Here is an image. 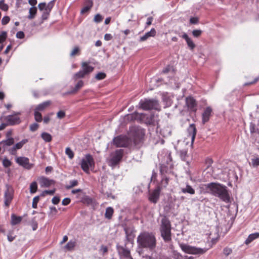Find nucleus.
<instances>
[{"label":"nucleus","mask_w":259,"mask_h":259,"mask_svg":"<svg viewBox=\"0 0 259 259\" xmlns=\"http://www.w3.org/2000/svg\"><path fill=\"white\" fill-rule=\"evenodd\" d=\"M161 190V187H160V186H157L149 194V201L153 203H156L159 199Z\"/></svg>","instance_id":"obj_14"},{"label":"nucleus","mask_w":259,"mask_h":259,"mask_svg":"<svg viewBox=\"0 0 259 259\" xmlns=\"http://www.w3.org/2000/svg\"><path fill=\"white\" fill-rule=\"evenodd\" d=\"M252 164L253 166H257L259 165V158H255L252 159Z\"/></svg>","instance_id":"obj_57"},{"label":"nucleus","mask_w":259,"mask_h":259,"mask_svg":"<svg viewBox=\"0 0 259 259\" xmlns=\"http://www.w3.org/2000/svg\"><path fill=\"white\" fill-rule=\"evenodd\" d=\"M80 50L79 47L75 46L71 52L70 53V56L71 57H73L75 55H79L80 54Z\"/></svg>","instance_id":"obj_36"},{"label":"nucleus","mask_w":259,"mask_h":259,"mask_svg":"<svg viewBox=\"0 0 259 259\" xmlns=\"http://www.w3.org/2000/svg\"><path fill=\"white\" fill-rule=\"evenodd\" d=\"M7 190L5 192L4 202L6 206H9L13 199V189L9 186L7 185Z\"/></svg>","instance_id":"obj_15"},{"label":"nucleus","mask_w":259,"mask_h":259,"mask_svg":"<svg viewBox=\"0 0 259 259\" xmlns=\"http://www.w3.org/2000/svg\"><path fill=\"white\" fill-rule=\"evenodd\" d=\"M65 153L66 155H68V157L71 159H72L74 157V153L69 147H67L66 148Z\"/></svg>","instance_id":"obj_42"},{"label":"nucleus","mask_w":259,"mask_h":259,"mask_svg":"<svg viewBox=\"0 0 259 259\" xmlns=\"http://www.w3.org/2000/svg\"><path fill=\"white\" fill-rule=\"evenodd\" d=\"M206 186L211 194L225 202H229L230 196L226 186L214 183L207 184Z\"/></svg>","instance_id":"obj_1"},{"label":"nucleus","mask_w":259,"mask_h":259,"mask_svg":"<svg viewBox=\"0 0 259 259\" xmlns=\"http://www.w3.org/2000/svg\"><path fill=\"white\" fill-rule=\"evenodd\" d=\"M94 70V67L89 65V63L84 62L81 63V70L76 73L73 78L77 79L83 78L85 76L88 75Z\"/></svg>","instance_id":"obj_9"},{"label":"nucleus","mask_w":259,"mask_h":259,"mask_svg":"<svg viewBox=\"0 0 259 259\" xmlns=\"http://www.w3.org/2000/svg\"><path fill=\"white\" fill-rule=\"evenodd\" d=\"M128 135L134 144L138 145L143 142L145 131L140 126H134L130 128Z\"/></svg>","instance_id":"obj_4"},{"label":"nucleus","mask_w":259,"mask_h":259,"mask_svg":"<svg viewBox=\"0 0 259 259\" xmlns=\"http://www.w3.org/2000/svg\"><path fill=\"white\" fill-rule=\"evenodd\" d=\"M78 184V181L76 180H73L70 181L69 182V185H67L65 186V188L66 189L69 190L71 188L76 186Z\"/></svg>","instance_id":"obj_35"},{"label":"nucleus","mask_w":259,"mask_h":259,"mask_svg":"<svg viewBox=\"0 0 259 259\" xmlns=\"http://www.w3.org/2000/svg\"><path fill=\"white\" fill-rule=\"evenodd\" d=\"M55 192V189L51 190H45L40 195L41 197H44L46 195H53Z\"/></svg>","instance_id":"obj_41"},{"label":"nucleus","mask_w":259,"mask_h":259,"mask_svg":"<svg viewBox=\"0 0 259 259\" xmlns=\"http://www.w3.org/2000/svg\"><path fill=\"white\" fill-rule=\"evenodd\" d=\"M34 118L37 122H41L42 120L41 113L36 110L34 111Z\"/></svg>","instance_id":"obj_39"},{"label":"nucleus","mask_w":259,"mask_h":259,"mask_svg":"<svg viewBox=\"0 0 259 259\" xmlns=\"http://www.w3.org/2000/svg\"><path fill=\"white\" fill-rule=\"evenodd\" d=\"M211 112L212 109L211 107H207L206 108L204 111L202 113V122L203 124H205L209 120Z\"/></svg>","instance_id":"obj_20"},{"label":"nucleus","mask_w":259,"mask_h":259,"mask_svg":"<svg viewBox=\"0 0 259 259\" xmlns=\"http://www.w3.org/2000/svg\"><path fill=\"white\" fill-rule=\"evenodd\" d=\"M37 189V185L36 182H33L30 185V192L32 194L36 192Z\"/></svg>","instance_id":"obj_37"},{"label":"nucleus","mask_w":259,"mask_h":259,"mask_svg":"<svg viewBox=\"0 0 259 259\" xmlns=\"http://www.w3.org/2000/svg\"><path fill=\"white\" fill-rule=\"evenodd\" d=\"M181 191L184 194H189L190 195H194L195 193L194 189L191 186L187 184L185 187L180 188Z\"/></svg>","instance_id":"obj_23"},{"label":"nucleus","mask_w":259,"mask_h":259,"mask_svg":"<svg viewBox=\"0 0 259 259\" xmlns=\"http://www.w3.org/2000/svg\"><path fill=\"white\" fill-rule=\"evenodd\" d=\"M113 143L117 147H126L128 145V139L126 136L120 135L113 139Z\"/></svg>","instance_id":"obj_11"},{"label":"nucleus","mask_w":259,"mask_h":259,"mask_svg":"<svg viewBox=\"0 0 259 259\" xmlns=\"http://www.w3.org/2000/svg\"><path fill=\"white\" fill-rule=\"evenodd\" d=\"M41 137L46 142H50L52 141V136L46 132H44L41 134Z\"/></svg>","instance_id":"obj_34"},{"label":"nucleus","mask_w":259,"mask_h":259,"mask_svg":"<svg viewBox=\"0 0 259 259\" xmlns=\"http://www.w3.org/2000/svg\"><path fill=\"white\" fill-rule=\"evenodd\" d=\"M65 116V113L64 111L60 110L59 111L57 114V116L58 118L62 119L64 118Z\"/></svg>","instance_id":"obj_56"},{"label":"nucleus","mask_w":259,"mask_h":259,"mask_svg":"<svg viewBox=\"0 0 259 259\" xmlns=\"http://www.w3.org/2000/svg\"><path fill=\"white\" fill-rule=\"evenodd\" d=\"M27 142H28L27 139H23L20 142L17 143L9 150L10 153L12 155H15L16 151L18 149H20Z\"/></svg>","instance_id":"obj_17"},{"label":"nucleus","mask_w":259,"mask_h":259,"mask_svg":"<svg viewBox=\"0 0 259 259\" xmlns=\"http://www.w3.org/2000/svg\"><path fill=\"white\" fill-rule=\"evenodd\" d=\"M92 7V5H91L90 6H86V7H84V8H83V9L81 10V13H84L87 12H88L91 8Z\"/></svg>","instance_id":"obj_64"},{"label":"nucleus","mask_w":259,"mask_h":259,"mask_svg":"<svg viewBox=\"0 0 259 259\" xmlns=\"http://www.w3.org/2000/svg\"><path fill=\"white\" fill-rule=\"evenodd\" d=\"M37 13V8L35 7H31L29 9V15L28 16V18L29 19H33Z\"/></svg>","instance_id":"obj_32"},{"label":"nucleus","mask_w":259,"mask_h":259,"mask_svg":"<svg viewBox=\"0 0 259 259\" xmlns=\"http://www.w3.org/2000/svg\"><path fill=\"white\" fill-rule=\"evenodd\" d=\"M0 144H2L4 151H5L8 146H12L14 144V139L13 138H9L0 142Z\"/></svg>","instance_id":"obj_22"},{"label":"nucleus","mask_w":259,"mask_h":259,"mask_svg":"<svg viewBox=\"0 0 259 259\" xmlns=\"http://www.w3.org/2000/svg\"><path fill=\"white\" fill-rule=\"evenodd\" d=\"M10 20V18L8 16H5L2 20V24L4 25L7 24Z\"/></svg>","instance_id":"obj_53"},{"label":"nucleus","mask_w":259,"mask_h":259,"mask_svg":"<svg viewBox=\"0 0 259 259\" xmlns=\"http://www.w3.org/2000/svg\"><path fill=\"white\" fill-rule=\"evenodd\" d=\"M189 136L191 138L192 143L194 141L196 134V128L194 124H191L187 129Z\"/></svg>","instance_id":"obj_21"},{"label":"nucleus","mask_w":259,"mask_h":259,"mask_svg":"<svg viewBox=\"0 0 259 259\" xmlns=\"http://www.w3.org/2000/svg\"><path fill=\"white\" fill-rule=\"evenodd\" d=\"M117 248L118 253L121 255H122L123 256L127 258V259H133L131 255L130 251L128 249L121 246H117Z\"/></svg>","instance_id":"obj_18"},{"label":"nucleus","mask_w":259,"mask_h":259,"mask_svg":"<svg viewBox=\"0 0 259 259\" xmlns=\"http://www.w3.org/2000/svg\"><path fill=\"white\" fill-rule=\"evenodd\" d=\"M38 124L36 123H34L30 125V130L32 132H34L37 130Z\"/></svg>","instance_id":"obj_54"},{"label":"nucleus","mask_w":259,"mask_h":259,"mask_svg":"<svg viewBox=\"0 0 259 259\" xmlns=\"http://www.w3.org/2000/svg\"><path fill=\"white\" fill-rule=\"evenodd\" d=\"M70 198H65L62 200V204L63 205H67L69 204L70 203Z\"/></svg>","instance_id":"obj_62"},{"label":"nucleus","mask_w":259,"mask_h":259,"mask_svg":"<svg viewBox=\"0 0 259 259\" xmlns=\"http://www.w3.org/2000/svg\"><path fill=\"white\" fill-rule=\"evenodd\" d=\"M202 32V30L199 29L194 30L192 31V34L194 37H198L201 35Z\"/></svg>","instance_id":"obj_50"},{"label":"nucleus","mask_w":259,"mask_h":259,"mask_svg":"<svg viewBox=\"0 0 259 259\" xmlns=\"http://www.w3.org/2000/svg\"><path fill=\"white\" fill-rule=\"evenodd\" d=\"M76 246V241L73 240H70L65 246H64V249L68 251L73 250Z\"/></svg>","instance_id":"obj_29"},{"label":"nucleus","mask_w":259,"mask_h":259,"mask_svg":"<svg viewBox=\"0 0 259 259\" xmlns=\"http://www.w3.org/2000/svg\"><path fill=\"white\" fill-rule=\"evenodd\" d=\"M52 201L54 204H57L60 202V198L59 197L55 196L52 198Z\"/></svg>","instance_id":"obj_61"},{"label":"nucleus","mask_w":259,"mask_h":259,"mask_svg":"<svg viewBox=\"0 0 259 259\" xmlns=\"http://www.w3.org/2000/svg\"><path fill=\"white\" fill-rule=\"evenodd\" d=\"M182 37L185 39L187 45L190 48V49L193 50L195 48V44L193 42L191 38H190L186 33H184V34L182 35Z\"/></svg>","instance_id":"obj_25"},{"label":"nucleus","mask_w":259,"mask_h":259,"mask_svg":"<svg viewBox=\"0 0 259 259\" xmlns=\"http://www.w3.org/2000/svg\"><path fill=\"white\" fill-rule=\"evenodd\" d=\"M22 221V217H17L14 214H13L11 216V224L13 225H17L21 222Z\"/></svg>","instance_id":"obj_33"},{"label":"nucleus","mask_w":259,"mask_h":259,"mask_svg":"<svg viewBox=\"0 0 259 259\" xmlns=\"http://www.w3.org/2000/svg\"><path fill=\"white\" fill-rule=\"evenodd\" d=\"M82 201L84 203L87 204H91L93 202V199L88 196H85L83 198Z\"/></svg>","instance_id":"obj_49"},{"label":"nucleus","mask_w":259,"mask_h":259,"mask_svg":"<svg viewBox=\"0 0 259 259\" xmlns=\"http://www.w3.org/2000/svg\"><path fill=\"white\" fill-rule=\"evenodd\" d=\"M259 238V233L256 232L250 234L245 241L246 244H248L252 241Z\"/></svg>","instance_id":"obj_27"},{"label":"nucleus","mask_w":259,"mask_h":259,"mask_svg":"<svg viewBox=\"0 0 259 259\" xmlns=\"http://www.w3.org/2000/svg\"><path fill=\"white\" fill-rule=\"evenodd\" d=\"M94 21L96 23H99L103 20V17L99 14H98L95 16Z\"/></svg>","instance_id":"obj_52"},{"label":"nucleus","mask_w":259,"mask_h":259,"mask_svg":"<svg viewBox=\"0 0 259 259\" xmlns=\"http://www.w3.org/2000/svg\"><path fill=\"white\" fill-rule=\"evenodd\" d=\"M80 166L85 172L89 174L90 168L94 167L95 166V162L92 156L90 154H86L84 158L81 160Z\"/></svg>","instance_id":"obj_8"},{"label":"nucleus","mask_w":259,"mask_h":259,"mask_svg":"<svg viewBox=\"0 0 259 259\" xmlns=\"http://www.w3.org/2000/svg\"><path fill=\"white\" fill-rule=\"evenodd\" d=\"M171 225L169 220L166 217H163L160 221L159 231L160 236L165 242H170L171 241Z\"/></svg>","instance_id":"obj_3"},{"label":"nucleus","mask_w":259,"mask_h":259,"mask_svg":"<svg viewBox=\"0 0 259 259\" xmlns=\"http://www.w3.org/2000/svg\"><path fill=\"white\" fill-rule=\"evenodd\" d=\"M24 36H25V34H24V32L22 31H18L16 33V37L18 38L22 39L24 37Z\"/></svg>","instance_id":"obj_59"},{"label":"nucleus","mask_w":259,"mask_h":259,"mask_svg":"<svg viewBox=\"0 0 259 259\" xmlns=\"http://www.w3.org/2000/svg\"><path fill=\"white\" fill-rule=\"evenodd\" d=\"M156 33V30L154 28H152L151 30L146 33L143 36L140 37V41H144L147 40L149 37L154 36Z\"/></svg>","instance_id":"obj_26"},{"label":"nucleus","mask_w":259,"mask_h":259,"mask_svg":"<svg viewBox=\"0 0 259 259\" xmlns=\"http://www.w3.org/2000/svg\"><path fill=\"white\" fill-rule=\"evenodd\" d=\"M232 252V249L228 248V247H225L223 250V252L225 255L226 256L229 255Z\"/></svg>","instance_id":"obj_55"},{"label":"nucleus","mask_w":259,"mask_h":259,"mask_svg":"<svg viewBox=\"0 0 259 259\" xmlns=\"http://www.w3.org/2000/svg\"><path fill=\"white\" fill-rule=\"evenodd\" d=\"M180 156L181 159L183 161H187L188 164H189V162L187 161V158L188 157L187 154V150L186 149H182L179 151Z\"/></svg>","instance_id":"obj_31"},{"label":"nucleus","mask_w":259,"mask_h":259,"mask_svg":"<svg viewBox=\"0 0 259 259\" xmlns=\"http://www.w3.org/2000/svg\"><path fill=\"white\" fill-rule=\"evenodd\" d=\"M56 0H53L50 2L48 4L46 3H41L38 4V8L39 10L42 11L41 15V20L43 22L48 19L50 16V12L53 8Z\"/></svg>","instance_id":"obj_6"},{"label":"nucleus","mask_w":259,"mask_h":259,"mask_svg":"<svg viewBox=\"0 0 259 259\" xmlns=\"http://www.w3.org/2000/svg\"><path fill=\"white\" fill-rule=\"evenodd\" d=\"M172 257L174 259H183V256L180 253L177 252L174 253Z\"/></svg>","instance_id":"obj_58"},{"label":"nucleus","mask_w":259,"mask_h":259,"mask_svg":"<svg viewBox=\"0 0 259 259\" xmlns=\"http://www.w3.org/2000/svg\"><path fill=\"white\" fill-rule=\"evenodd\" d=\"M51 104V101H47L41 104H39L35 109V110L39 111L45 110L47 107Z\"/></svg>","instance_id":"obj_28"},{"label":"nucleus","mask_w":259,"mask_h":259,"mask_svg":"<svg viewBox=\"0 0 259 259\" xmlns=\"http://www.w3.org/2000/svg\"><path fill=\"white\" fill-rule=\"evenodd\" d=\"M249 129L251 134H253L257 131V128L256 127L255 124L253 122H251L250 123Z\"/></svg>","instance_id":"obj_43"},{"label":"nucleus","mask_w":259,"mask_h":259,"mask_svg":"<svg viewBox=\"0 0 259 259\" xmlns=\"http://www.w3.org/2000/svg\"><path fill=\"white\" fill-rule=\"evenodd\" d=\"M106 74L103 72H99L96 74L95 78L97 80H102L105 78Z\"/></svg>","instance_id":"obj_48"},{"label":"nucleus","mask_w":259,"mask_h":259,"mask_svg":"<svg viewBox=\"0 0 259 259\" xmlns=\"http://www.w3.org/2000/svg\"><path fill=\"white\" fill-rule=\"evenodd\" d=\"M171 165L170 163L168 162H167V165L164 163L160 165V171L162 176H165V174L170 171Z\"/></svg>","instance_id":"obj_24"},{"label":"nucleus","mask_w":259,"mask_h":259,"mask_svg":"<svg viewBox=\"0 0 259 259\" xmlns=\"http://www.w3.org/2000/svg\"><path fill=\"white\" fill-rule=\"evenodd\" d=\"M7 33L6 31H2L0 34V42L3 43L6 39Z\"/></svg>","instance_id":"obj_45"},{"label":"nucleus","mask_w":259,"mask_h":259,"mask_svg":"<svg viewBox=\"0 0 259 259\" xmlns=\"http://www.w3.org/2000/svg\"><path fill=\"white\" fill-rule=\"evenodd\" d=\"M83 85V81L82 80H79L75 85L73 90L72 91V92L74 93L77 92L78 90L82 88Z\"/></svg>","instance_id":"obj_40"},{"label":"nucleus","mask_w":259,"mask_h":259,"mask_svg":"<svg viewBox=\"0 0 259 259\" xmlns=\"http://www.w3.org/2000/svg\"><path fill=\"white\" fill-rule=\"evenodd\" d=\"M20 112L15 113L13 115H9L5 117V120L9 125H13L20 123V118L18 117Z\"/></svg>","instance_id":"obj_12"},{"label":"nucleus","mask_w":259,"mask_h":259,"mask_svg":"<svg viewBox=\"0 0 259 259\" xmlns=\"http://www.w3.org/2000/svg\"><path fill=\"white\" fill-rule=\"evenodd\" d=\"M180 246L182 250L185 253L195 255L202 254L207 250L206 248L196 247L184 243L180 244Z\"/></svg>","instance_id":"obj_7"},{"label":"nucleus","mask_w":259,"mask_h":259,"mask_svg":"<svg viewBox=\"0 0 259 259\" xmlns=\"http://www.w3.org/2000/svg\"><path fill=\"white\" fill-rule=\"evenodd\" d=\"M39 196H35V197L33 199V202H32V207L33 208H37V203H38V202L39 201Z\"/></svg>","instance_id":"obj_47"},{"label":"nucleus","mask_w":259,"mask_h":259,"mask_svg":"<svg viewBox=\"0 0 259 259\" xmlns=\"http://www.w3.org/2000/svg\"><path fill=\"white\" fill-rule=\"evenodd\" d=\"M169 178L166 176H162V180L161 181V188L166 187L168 184Z\"/></svg>","instance_id":"obj_38"},{"label":"nucleus","mask_w":259,"mask_h":259,"mask_svg":"<svg viewBox=\"0 0 259 259\" xmlns=\"http://www.w3.org/2000/svg\"><path fill=\"white\" fill-rule=\"evenodd\" d=\"M114 212V209L111 207H108L106 209L105 217L107 219H111Z\"/></svg>","instance_id":"obj_30"},{"label":"nucleus","mask_w":259,"mask_h":259,"mask_svg":"<svg viewBox=\"0 0 259 259\" xmlns=\"http://www.w3.org/2000/svg\"><path fill=\"white\" fill-rule=\"evenodd\" d=\"M0 9L4 11H7L9 9V7L7 4L4 3V0L0 1Z\"/></svg>","instance_id":"obj_44"},{"label":"nucleus","mask_w":259,"mask_h":259,"mask_svg":"<svg viewBox=\"0 0 259 259\" xmlns=\"http://www.w3.org/2000/svg\"><path fill=\"white\" fill-rule=\"evenodd\" d=\"M12 164V162L10 160H9L7 158H5L4 159L3 161V166L7 168V167H9V166H10Z\"/></svg>","instance_id":"obj_46"},{"label":"nucleus","mask_w":259,"mask_h":259,"mask_svg":"<svg viewBox=\"0 0 259 259\" xmlns=\"http://www.w3.org/2000/svg\"><path fill=\"white\" fill-rule=\"evenodd\" d=\"M139 107L144 110H159L160 107L157 100L155 99H145L141 100L139 104Z\"/></svg>","instance_id":"obj_5"},{"label":"nucleus","mask_w":259,"mask_h":259,"mask_svg":"<svg viewBox=\"0 0 259 259\" xmlns=\"http://www.w3.org/2000/svg\"><path fill=\"white\" fill-rule=\"evenodd\" d=\"M123 155V150L118 149L115 150L110 154V159L109 165L112 167H115L121 161Z\"/></svg>","instance_id":"obj_10"},{"label":"nucleus","mask_w":259,"mask_h":259,"mask_svg":"<svg viewBox=\"0 0 259 259\" xmlns=\"http://www.w3.org/2000/svg\"><path fill=\"white\" fill-rule=\"evenodd\" d=\"M186 104L189 109L192 111H195L196 103L195 100L192 97H188L186 99Z\"/></svg>","instance_id":"obj_19"},{"label":"nucleus","mask_w":259,"mask_h":259,"mask_svg":"<svg viewBox=\"0 0 259 259\" xmlns=\"http://www.w3.org/2000/svg\"><path fill=\"white\" fill-rule=\"evenodd\" d=\"M154 116L151 115L149 119H147L146 123L149 124H153L154 123Z\"/></svg>","instance_id":"obj_63"},{"label":"nucleus","mask_w":259,"mask_h":259,"mask_svg":"<svg viewBox=\"0 0 259 259\" xmlns=\"http://www.w3.org/2000/svg\"><path fill=\"white\" fill-rule=\"evenodd\" d=\"M137 243L141 247L153 250L156 247V240L153 234L144 232L138 236Z\"/></svg>","instance_id":"obj_2"},{"label":"nucleus","mask_w":259,"mask_h":259,"mask_svg":"<svg viewBox=\"0 0 259 259\" xmlns=\"http://www.w3.org/2000/svg\"><path fill=\"white\" fill-rule=\"evenodd\" d=\"M38 181L41 187H49L52 184H55V181L53 180L49 179L43 176L38 178Z\"/></svg>","instance_id":"obj_16"},{"label":"nucleus","mask_w":259,"mask_h":259,"mask_svg":"<svg viewBox=\"0 0 259 259\" xmlns=\"http://www.w3.org/2000/svg\"><path fill=\"white\" fill-rule=\"evenodd\" d=\"M199 19L197 17H191L190 19V22L191 24H195L198 23Z\"/></svg>","instance_id":"obj_60"},{"label":"nucleus","mask_w":259,"mask_h":259,"mask_svg":"<svg viewBox=\"0 0 259 259\" xmlns=\"http://www.w3.org/2000/svg\"><path fill=\"white\" fill-rule=\"evenodd\" d=\"M16 162L19 165L27 169H31L33 166V164L30 163L29 159L27 157L22 156L18 157L16 158Z\"/></svg>","instance_id":"obj_13"},{"label":"nucleus","mask_w":259,"mask_h":259,"mask_svg":"<svg viewBox=\"0 0 259 259\" xmlns=\"http://www.w3.org/2000/svg\"><path fill=\"white\" fill-rule=\"evenodd\" d=\"M174 71V69L172 66L170 65H167L165 68H164L162 70V72L163 73H167L170 71Z\"/></svg>","instance_id":"obj_51"}]
</instances>
